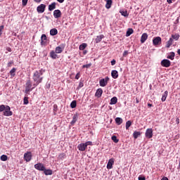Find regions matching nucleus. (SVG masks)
<instances>
[{"label": "nucleus", "instance_id": "nucleus-1", "mask_svg": "<svg viewBox=\"0 0 180 180\" xmlns=\"http://www.w3.org/2000/svg\"><path fill=\"white\" fill-rule=\"evenodd\" d=\"M43 70H36L32 76V79L35 82L33 84V86H37L39 84H41L43 82Z\"/></svg>", "mask_w": 180, "mask_h": 180}, {"label": "nucleus", "instance_id": "nucleus-2", "mask_svg": "<svg viewBox=\"0 0 180 180\" xmlns=\"http://www.w3.org/2000/svg\"><path fill=\"white\" fill-rule=\"evenodd\" d=\"M25 86V94H29L30 91H33V89H34V88L36 87L32 84V81L30 79L27 80Z\"/></svg>", "mask_w": 180, "mask_h": 180}, {"label": "nucleus", "instance_id": "nucleus-3", "mask_svg": "<svg viewBox=\"0 0 180 180\" xmlns=\"http://www.w3.org/2000/svg\"><path fill=\"white\" fill-rule=\"evenodd\" d=\"M160 64L162 67H165V68H168L169 67H171V61L168 59H163L161 61Z\"/></svg>", "mask_w": 180, "mask_h": 180}, {"label": "nucleus", "instance_id": "nucleus-4", "mask_svg": "<svg viewBox=\"0 0 180 180\" xmlns=\"http://www.w3.org/2000/svg\"><path fill=\"white\" fill-rule=\"evenodd\" d=\"M109 77H105V79H101L100 81H99V84H100V86H106V85H108V82H109Z\"/></svg>", "mask_w": 180, "mask_h": 180}, {"label": "nucleus", "instance_id": "nucleus-5", "mask_svg": "<svg viewBox=\"0 0 180 180\" xmlns=\"http://www.w3.org/2000/svg\"><path fill=\"white\" fill-rule=\"evenodd\" d=\"M145 136L146 139H153V129H147L145 133Z\"/></svg>", "mask_w": 180, "mask_h": 180}, {"label": "nucleus", "instance_id": "nucleus-6", "mask_svg": "<svg viewBox=\"0 0 180 180\" xmlns=\"http://www.w3.org/2000/svg\"><path fill=\"white\" fill-rule=\"evenodd\" d=\"M24 160L29 162L32 160V152H27L24 154Z\"/></svg>", "mask_w": 180, "mask_h": 180}, {"label": "nucleus", "instance_id": "nucleus-7", "mask_svg": "<svg viewBox=\"0 0 180 180\" xmlns=\"http://www.w3.org/2000/svg\"><path fill=\"white\" fill-rule=\"evenodd\" d=\"M34 168L38 171H44L46 167H44V165H43L42 163H37L34 165Z\"/></svg>", "mask_w": 180, "mask_h": 180}, {"label": "nucleus", "instance_id": "nucleus-8", "mask_svg": "<svg viewBox=\"0 0 180 180\" xmlns=\"http://www.w3.org/2000/svg\"><path fill=\"white\" fill-rule=\"evenodd\" d=\"M161 41V38L160 37H156L153 39V46H160Z\"/></svg>", "mask_w": 180, "mask_h": 180}, {"label": "nucleus", "instance_id": "nucleus-9", "mask_svg": "<svg viewBox=\"0 0 180 180\" xmlns=\"http://www.w3.org/2000/svg\"><path fill=\"white\" fill-rule=\"evenodd\" d=\"M65 47V44H62L61 46H57L55 49V52L56 53V54H61V53H63V51H64Z\"/></svg>", "mask_w": 180, "mask_h": 180}, {"label": "nucleus", "instance_id": "nucleus-10", "mask_svg": "<svg viewBox=\"0 0 180 180\" xmlns=\"http://www.w3.org/2000/svg\"><path fill=\"white\" fill-rule=\"evenodd\" d=\"M4 116H12V111H11V107L8 105L6 106L4 112Z\"/></svg>", "mask_w": 180, "mask_h": 180}, {"label": "nucleus", "instance_id": "nucleus-11", "mask_svg": "<svg viewBox=\"0 0 180 180\" xmlns=\"http://www.w3.org/2000/svg\"><path fill=\"white\" fill-rule=\"evenodd\" d=\"M37 11L38 13H43L44 11H46V5L45 4H41L37 6Z\"/></svg>", "mask_w": 180, "mask_h": 180}, {"label": "nucleus", "instance_id": "nucleus-12", "mask_svg": "<svg viewBox=\"0 0 180 180\" xmlns=\"http://www.w3.org/2000/svg\"><path fill=\"white\" fill-rule=\"evenodd\" d=\"M47 44V36L43 34L41 37V46H46Z\"/></svg>", "mask_w": 180, "mask_h": 180}, {"label": "nucleus", "instance_id": "nucleus-13", "mask_svg": "<svg viewBox=\"0 0 180 180\" xmlns=\"http://www.w3.org/2000/svg\"><path fill=\"white\" fill-rule=\"evenodd\" d=\"M113 164H115V158L110 159L107 164V169H112L113 168Z\"/></svg>", "mask_w": 180, "mask_h": 180}, {"label": "nucleus", "instance_id": "nucleus-14", "mask_svg": "<svg viewBox=\"0 0 180 180\" xmlns=\"http://www.w3.org/2000/svg\"><path fill=\"white\" fill-rule=\"evenodd\" d=\"M53 16H54L55 19H58L59 18H61V11L55 10L53 11Z\"/></svg>", "mask_w": 180, "mask_h": 180}, {"label": "nucleus", "instance_id": "nucleus-15", "mask_svg": "<svg viewBox=\"0 0 180 180\" xmlns=\"http://www.w3.org/2000/svg\"><path fill=\"white\" fill-rule=\"evenodd\" d=\"M147 39H148V34H147V33H143L141 37V43L143 44L146 42Z\"/></svg>", "mask_w": 180, "mask_h": 180}, {"label": "nucleus", "instance_id": "nucleus-16", "mask_svg": "<svg viewBox=\"0 0 180 180\" xmlns=\"http://www.w3.org/2000/svg\"><path fill=\"white\" fill-rule=\"evenodd\" d=\"M111 77L114 79H117V78H119V72H117V70H112Z\"/></svg>", "mask_w": 180, "mask_h": 180}, {"label": "nucleus", "instance_id": "nucleus-17", "mask_svg": "<svg viewBox=\"0 0 180 180\" xmlns=\"http://www.w3.org/2000/svg\"><path fill=\"white\" fill-rule=\"evenodd\" d=\"M77 148L79 151H85L86 150V145L85 143H80L78 145Z\"/></svg>", "mask_w": 180, "mask_h": 180}, {"label": "nucleus", "instance_id": "nucleus-18", "mask_svg": "<svg viewBox=\"0 0 180 180\" xmlns=\"http://www.w3.org/2000/svg\"><path fill=\"white\" fill-rule=\"evenodd\" d=\"M102 94H103V90H102V89H98L96 90L95 96H97V98H101V96H102Z\"/></svg>", "mask_w": 180, "mask_h": 180}, {"label": "nucleus", "instance_id": "nucleus-19", "mask_svg": "<svg viewBox=\"0 0 180 180\" xmlns=\"http://www.w3.org/2000/svg\"><path fill=\"white\" fill-rule=\"evenodd\" d=\"M105 2H106V4H105V8L107 9H110V8L112 7V0H105Z\"/></svg>", "mask_w": 180, "mask_h": 180}, {"label": "nucleus", "instance_id": "nucleus-20", "mask_svg": "<svg viewBox=\"0 0 180 180\" xmlns=\"http://www.w3.org/2000/svg\"><path fill=\"white\" fill-rule=\"evenodd\" d=\"M77 120H78V115L77 114H75L72 117V120L70 122V124L74 125L77 122Z\"/></svg>", "mask_w": 180, "mask_h": 180}, {"label": "nucleus", "instance_id": "nucleus-21", "mask_svg": "<svg viewBox=\"0 0 180 180\" xmlns=\"http://www.w3.org/2000/svg\"><path fill=\"white\" fill-rule=\"evenodd\" d=\"M50 34L51 36H56L58 34V30H57L56 28H53L50 30Z\"/></svg>", "mask_w": 180, "mask_h": 180}, {"label": "nucleus", "instance_id": "nucleus-22", "mask_svg": "<svg viewBox=\"0 0 180 180\" xmlns=\"http://www.w3.org/2000/svg\"><path fill=\"white\" fill-rule=\"evenodd\" d=\"M173 43H174V39L172 38H169V41L167 42L166 47L167 49H169V47L172 46Z\"/></svg>", "mask_w": 180, "mask_h": 180}, {"label": "nucleus", "instance_id": "nucleus-23", "mask_svg": "<svg viewBox=\"0 0 180 180\" xmlns=\"http://www.w3.org/2000/svg\"><path fill=\"white\" fill-rule=\"evenodd\" d=\"M116 103H117V97H112L110 99V105H116Z\"/></svg>", "mask_w": 180, "mask_h": 180}, {"label": "nucleus", "instance_id": "nucleus-24", "mask_svg": "<svg viewBox=\"0 0 180 180\" xmlns=\"http://www.w3.org/2000/svg\"><path fill=\"white\" fill-rule=\"evenodd\" d=\"M56 5H57V4H56V2H53L51 4H50L49 6V11H54V9H56Z\"/></svg>", "mask_w": 180, "mask_h": 180}, {"label": "nucleus", "instance_id": "nucleus-25", "mask_svg": "<svg viewBox=\"0 0 180 180\" xmlns=\"http://www.w3.org/2000/svg\"><path fill=\"white\" fill-rule=\"evenodd\" d=\"M167 96H168V91H165L162 96V102H165L167 101Z\"/></svg>", "mask_w": 180, "mask_h": 180}, {"label": "nucleus", "instance_id": "nucleus-26", "mask_svg": "<svg viewBox=\"0 0 180 180\" xmlns=\"http://www.w3.org/2000/svg\"><path fill=\"white\" fill-rule=\"evenodd\" d=\"M66 157H67V155H65V153H60V154L58 155V159L63 161V160H64L65 158H66Z\"/></svg>", "mask_w": 180, "mask_h": 180}, {"label": "nucleus", "instance_id": "nucleus-27", "mask_svg": "<svg viewBox=\"0 0 180 180\" xmlns=\"http://www.w3.org/2000/svg\"><path fill=\"white\" fill-rule=\"evenodd\" d=\"M44 174H45L46 175H53V170L48 169H45L44 170Z\"/></svg>", "mask_w": 180, "mask_h": 180}, {"label": "nucleus", "instance_id": "nucleus-28", "mask_svg": "<svg viewBox=\"0 0 180 180\" xmlns=\"http://www.w3.org/2000/svg\"><path fill=\"white\" fill-rule=\"evenodd\" d=\"M167 58H169V60H174L175 58V53L171 52L169 55L167 56Z\"/></svg>", "mask_w": 180, "mask_h": 180}, {"label": "nucleus", "instance_id": "nucleus-29", "mask_svg": "<svg viewBox=\"0 0 180 180\" xmlns=\"http://www.w3.org/2000/svg\"><path fill=\"white\" fill-rule=\"evenodd\" d=\"M139 136H141V132L135 131L133 134L134 139H138Z\"/></svg>", "mask_w": 180, "mask_h": 180}, {"label": "nucleus", "instance_id": "nucleus-30", "mask_svg": "<svg viewBox=\"0 0 180 180\" xmlns=\"http://www.w3.org/2000/svg\"><path fill=\"white\" fill-rule=\"evenodd\" d=\"M50 57H51L53 60H56V58H57V53H56V51H51L50 52Z\"/></svg>", "mask_w": 180, "mask_h": 180}, {"label": "nucleus", "instance_id": "nucleus-31", "mask_svg": "<svg viewBox=\"0 0 180 180\" xmlns=\"http://www.w3.org/2000/svg\"><path fill=\"white\" fill-rule=\"evenodd\" d=\"M115 123H117V124L120 125L123 123V119H122L121 117H117L115 118Z\"/></svg>", "mask_w": 180, "mask_h": 180}, {"label": "nucleus", "instance_id": "nucleus-32", "mask_svg": "<svg viewBox=\"0 0 180 180\" xmlns=\"http://www.w3.org/2000/svg\"><path fill=\"white\" fill-rule=\"evenodd\" d=\"M103 37H105V36L103 35L97 36V37L96 38V43H101Z\"/></svg>", "mask_w": 180, "mask_h": 180}, {"label": "nucleus", "instance_id": "nucleus-33", "mask_svg": "<svg viewBox=\"0 0 180 180\" xmlns=\"http://www.w3.org/2000/svg\"><path fill=\"white\" fill-rule=\"evenodd\" d=\"M133 32H134L133 29L129 28L126 33L127 37H129V36H131V34H133Z\"/></svg>", "mask_w": 180, "mask_h": 180}, {"label": "nucleus", "instance_id": "nucleus-34", "mask_svg": "<svg viewBox=\"0 0 180 180\" xmlns=\"http://www.w3.org/2000/svg\"><path fill=\"white\" fill-rule=\"evenodd\" d=\"M172 39L173 40H179V34H172Z\"/></svg>", "mask_w": 180, "mask_h": 180}, {"label": "nucleus", "instance_id": "nucleus-35", "mask_svg": "<svg viewBox=\"0 0 180 180\" xmlns=\"http://www.w3.org/2000/svg\"><path fill=\"white\" fill-rule=\"evenodd\" d=\"M120 13H121V15L122 16H124L125 18H127V16H129V13H127V11H120Z\"/></svg>", "mask_w": 180, "mask_h": 180}, {"label": "nucleus", "instance_id": "nucleus-36", "mask_svg": "<svg viewBox=\"0 0 180 180\" xmlns=\"http://www.w3.org/2000/svg\"><path fill=\"white\" fill-rule=\"evenodd\" d=\"M16 72V68H13L11 71H10V75H11L12 78L15 77L16 75L15 74Z\"/></svg>", "mask_w": 180, "mask_h": 180}, {"label": "nucleus", "instance_id": "nucleus-37", "mask_svg": "<svg viewBox=\"0 0 180 180\" xmlns=\"http://www.w3.org/2000/svg\"><path fill=\"white\" fill-rule=\"evenodd\" d=\"M70 108H72V109H75V108H77V101H72V103H70Z\"/></svg>", "mask_w": 180, "mask_h": 180}, {"label": "nucleus", "instance_id": "nucleus-38", "mask_svg": "<svg viewBox=\"0 0 180 180\" xmlns=\"http://www.w3.org/2000/svg\"><path fill=\"white\" fill-rule=\"evenodd\" d=\"M86 46H87L86 44L83 43V44H82L79 46V50H85V49H86Z\"/></svg>", "mask_w": 180, "mask_h": 180}, {"label": "nucleus", "instance_id": "nucleus-39", "mask_svg": "<svg viewBox=\"0 0 180 180\" xmlns=\"http://www.w3.org/2000/svg\"><path fill=\"white\" fill-rule=\"evenodd\" d=\"M130 126H131V121L128 120V121L126 122V125H125L126 129H127V130H129V128L130 127Z\"/></svg>", "mask_w": 180, "mask_h": 180}, {"label": "nucleus", "instance_id": "nucleus-40", "mask_svg": "<svg viewBox=\"0 0 180 180\" xmlns=\"http://www.w3.org/2000/svg\"><path fill=\"white\" fill-rule=\"evenodd\" d=\"M1 161H7L8 160V156L6 155H2L1 156Z\"/></svg>", "mask_w": 180, "mask_h": 180}, {"label": "nucleus", "instance_id": "nucleus-41", "mask_svg": "<svg viewBox=\"0 0 180 180\" xmlns=\"http://www.w3.org/2000/svg\"><path fill=\"white\" fill-rule=\"evenodd\" d=\"M111 139L112 140V141H114V143H119V139H117V137H116V136H112L111 137Z\"/></svg>", "mask_w": 180, "mask_h": 180}, {"label": "nucleus", "instance_id": "nucleus-42", "mask_svg": "<svg viewBox=\"0 0 180 180\" xmlns=\"http://www.w3.org/2000/svg\"><path fill=\"white\" fill-rule=\"evenodd\" d=\"M29 103V98L25 97L24 98V105H27Z\"/></svg>", "mask_w": 180, "mask_h": 180}, {"label": "nucleus", "instance_id": "nucleus-43", "mask_svg": "<svg viewBox=\"0 0 180 180\" xmlns=\"http://www.w3.org/2000/svg\"><path fill=\"white\" fill-rule=\"evenodd\" d=\"M6 106H5V105H0V112H4V110H5Z\"/></svg>", "mask_w": 180, "mask_h": 180}, {"label": "nucleus", "instance_id": "nucleus-44", "mask_svg": "<svg viewBox=\"0 0 180 180\" xmlns=\"http://www.w3.org/2000/svg\"><path fill=\"white\" fill-rule=\"evenodd\" d=\"M82 86H84V83L82 82H80L79 83V86H77V89H81V88H82Z\"/></svg>", "mask_w": 180, "mask_h": 180}, {"label": "nucleus", "instance_id": "nucleus-45", "mask_svg": "<svg viewBox=\"0 0 180 180\" xmlns=\"http://www.w3.org/2000/svg\"><path fill=\"white\" fill-rule=\"evenodd\" d=\"M91 65H92V63H89V64H86V65H84L82 66L83 68H89V67H91Z\"/></svg>", "mask_w": 180, "mask_h": 180}, {"label": "nucleus", "instance_id": "nucleus-46", "mask_svg": "<svg viewBox=\"0 0 180 180\" xmlns=\"http://www.w3.org/2000/svg\"><path fill=\"white\" fill-rule=\"evenodd\" d=\"M84 145L86 148L88 147V146H92V141H87L84 143Z\"/></svg>", "mask_w": 180, "mask_h": 180}, {"label": "nucleus", "instance_id": "nucleus-47", "mask_svg": "<svg viewBox=\"0 0 180 180\" xmlns=\"http://www.w3.org/2000/svg\"><path fill=\"white\" fill-rule=\"evenodd\" d=\"M29 0H22V6H26V5H27V1Z\"/></svg>", "mask_w": 180, "mask_h": 180}, {"label": "nucleus", "instance_id": "nucleus-48", "mask_svg": "<svg viewBox=\"0 0 180 180\" xmlns=\"http://www.w3.org/2000/svg\"><path fill=\"white\" fill-rule=\"evenodd\" d=\"M4 25L0 26V36H2V31L4 30Z\"/></svg>", "mask_w": 180, "mask_h": 180}, {"label": "nucleus", "instance_id": "nucleus-49", "mask_svg": "<svg viewBox=\"0 0 180 180\" xmlns=\"http://www.w3.org/2000/svg\"><path fill=\"white\" fill-rule=\"evenodd\" d=\"M127 54H129V51H124L122 56L123 57H127Z\"/></svg>", "mask_w": 180, "mask_h": 180}, {"label": "nucleus", "instance_id": "nucleus-50", "mask_svg": "<svg viewBox=\"0 0 180 180\" xmlns=\"http://www.w3.org/2000/svg\"><path fill=\"white\" fill-rule=\"evenodd\" d=\"M79 77H81V74L79 72L75 76V79H79Z\"/></svg>", "mask_w": 180, "mask_h": 180}, {"label": "nucleus", "instance_id": "nucleus-51", "mask_svg": "<svg viewBox=\"0 0 180 180\" xmlns=\"http://www.w3.org/2000/svg\"><path fill=\"white\" fill-rule=\"evenodd\" d=\"M138 179H139V180H146V177L142 176H139L138 177Z\"/></svg>", "mask_w": 180, "mask_h": 180}, {"label": "nucleus", "instance_id": "nucleus-52", "mask_svg": "<svg viewBox=\"0 0 180 180\" xmlns=\"http://www.w3.org/2000/svg\"><path fill=\"white\" fill-rule=\"evenodd\" d=\"M57 108H58V106L56 104L53 105V111L54 112H57Z\"/></svg>", "mask_w": 180, "mask_h": 180}, {"label": "nucleus", "instance_id": "nucleus-53", "mask_svg": "<svg viewBox=\"0 0 180 180\" xmlns=\"http://www.w3.org/2000/svg\"><path fill=\"white\" fill-rule=\"evenodd\" d=\"M116 64V60L113 59L112 61H111V65H115Z\"/></svg>", "mask_w": 180, "mask_h": 180}, {"label": "nucleus", "instance_id": "nucleus-54", "mask_svg": "<svg viewBox=\"0 0 180 180\" xmlns=\"http://www.w3.org/2000/svg\"><path fill=\"white\" fill-rule=\"evenodd\" d=\"M6 51L11 53L12 51V49H11V47H7Z\"/></svg>", "mask_w": 180, "mask_h": 180}, {"label": "nucleus", "instance_id": "nucleus-55", "mask_svg": "<svg viewBox=\"0 0 180 180\" xmlns=\"http://www.w3.org/2000/svg\"><path fill=\"white\" fill-rule=\"evenodd\" d=\"M34 2H37V4H40L41 2V0H34Z\"/></svg>", "mask_w": 180, "mask_h": 180}, {"label": "nucleus", "instance_id": "nucleus-56", "mask_svg": "<svg viewBox=\"0 0 180 180\" xmlns=\"http://www.w3.org/2000/svg\"><path fill=\"white\" fill-rule=\"evenodd\" d=\"M12 64H13V62H9L8 63V67H11V65H12Z\"/></svg>", "mask_w": 180, "mask_h": 180}, {"label": "nucleus", "instance_id": "nucleus-57", "mask_svg": "<svg viewBox=\"0 0 180 180\" xmlns=\"http://www.w3.org/2000/svg\"><path fill=\"white\" fill-rule=\"evenodd\" d=\"M58 2H59L60 4H63V2H64V0H57Z\"/></svg>", "mask_w": 180, "mask_h": 180}, {"label": "nucleus", "instance_id": "nucleus-58", "mask_svg": "<svg viewBox=\"0 0 180 180\" xmlns=\"http://www.w3.org/2000/svg\"><path fill=\"white\" fill-rule=\"evenodd\" d=\"M176 124H179V118H177V119L176 120Z\"/></svg>", "mask_w": 180, "mask_h": 180}, {"label": "nucleus", "instance_id": "nucleus-59", "mask_svg": "<svg viewBox=\"0 0 180 180\" xmlns=\"http://www.w3.org/2000/svg\"><path fill=\"white\" fill-rule=\"evenodd\" d=\"M167 2H168L169 4H172V0H167Z\"/></svg>", "mask_w": 180, "mask_h": 180}, {"label": "nucleus", "instance_id": "nucleus-60", "mask_svg": "<svg viewBox=\"0 0 180 180\" xmlns=\"http://www.w3.org/2000/svg\"><path fill=\"white\" fill-rule=\"evenodd\" d=\"M161 180H168V177H163Z\"/></svg>", "mask_w": 180, "mask_h": 180}, {"label": "nucleus", "instance_id": "nucleus-61", "mask_svg": "<svg viewBox=\"0 0 180 180\" xmlns=\"http://www.w3.org/2000/svg\"><path fill=\"white\" fill-rule=\"evenodd\" d=\"M148 106L149 108H151V106H153V104H151V103H148Z\"/></svg>", "mask_w": 180, "mask_h": 180}, {"label": "nucleus", "instance_id": "nucleus-62", "mask_svg": "<svg viewBox=\"0 0 180 180\" xmlns=\"http://www.w3.org/2000/svg\"><path fill=\"white\" fill-rule=\"evenodd\" d=\"M177 53L179 54V56H180V49H178Z\"/></svg>", "mask_w": 180, "mask_h": 180}, {"label": "nucleus", "instance_id": "nucleus-63", "mask_svg": "<svg viewBox=\"0 0 180 180\" xmlns=\"http://www.w3.org/2000/svg\"><path fill=\"white\" fill-rule=\"evenodd\" d=\"M84 54H86V51H84Z\"/></svg>", "mask_w": 180, "mask_h": 180}]
</instances>
